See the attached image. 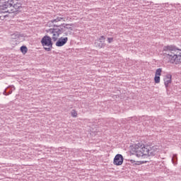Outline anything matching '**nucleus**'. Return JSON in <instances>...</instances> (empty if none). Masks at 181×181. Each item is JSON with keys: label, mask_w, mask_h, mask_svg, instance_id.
<instances>
[{"label": "nucleus", "mask_w": 181, "mask_h": 181, "mask_svg": "<svg viewBox=\"0 0 181 181\" xmlns=\"http://www.w3.org/2000/svg\"><path fill=\"white\" fill-rule=\"evenodd\" d=\"M12 6L15 9L22 8L21 0H0V13H8Z\"/></svg>", "instance_id": "obj_3"}, {"label": "nucleus", "mask_w": 181, "mask_h": 181, "mask_svg": "<svg viewBox=\"0 0 181 181\" xmlns=\"http://www.w3.org/2000/svg\"><path fill=\"white\" fill-rule=\"evenodd\" d=\"M160 76H162V68H158L156 70L154 82L156 84L160 83Z\"/></svg>", "instance_id": "obj_7"}, {"label": "nucleus", "mask_w": 181, "mask_h": 181, "mask_svg": "<svg viewBox=\"0 0 181 181\" xmlns=\"http://www.w3.org/2000/svg\"><path fill=\"white\" fill-rule=\"evenodd\" d=\"M69 35V33H65V36H68Z\"/></svg>", "instance_id": "obj_16"}, {"label": "nucleus", "mask_w": 181, "mask_h": 181, "mask_svg": "<svg viewBox=\"0 0 181 181\" xmlns=\"http://www.w3.org/2000/svg\"><path fill=\"white\" fill-rule=\"evenodd\" d=\"M64 29H68V30H73V23L67 24L64 23L61 26H57L55 28L49 30L51 33V39L53 42H57L60 37V34L63 32Z\"/></svg>", "instance_id": "obj_4"}, {"label": "nucleus", "mask_w": 181, "mask_h": 181, "mask_svg": "<svg viewBox=\"0 0 181 181\" xmlns=\"http://www.w3.org/2000/svg\"><path fill=\"white\" fill-rule=\"evenodd\" d=\"M124 163V156L121 154H117L113 159V164L115 166H121Z\"/></svg>", "instance_id": "obj_6"}, {"label": "nucleus", "mask_w": 181, "mask_h": 181, "mask_svg": "<svg viewBox=\"0 0 181 181\" xmlns=\"http://www.w3.org/2000/svg\"><path fill=\"white\" fill-rule=\"evenodd\" d=\"M21 52L23 54H26L28 53V47L26 46H22L21 47Z\"/></svg>", "instance_id": "obj_12"}, {"label": "nucleus", "mask_w": 181, "mask_h": 181, "mask_svg": "<svg viewBox=\"0 0 181 181\" xmlns=\"http://www.w3.org/2000/svg\"><path fill=\"white\" fill-rule=\"evenodd\" d=\"M41 44L47 52H50V50H52V47H53L52 37L49 36H44L41 40Z\"/></svg>", "instance_id": "obj_5"}, {"label": "nucleus", "mask_w": 181, "mask_h": 181, "mask_svg": "<svg viewBox=\"0 0 181 181\" xmlns=\"http://www.w3.org/2000/svg\"><path fill=\"white\" fill-rule=\"evenodd\" d=\"M99 47H100V48H101V47H103V46H100V45H99Z\"/></svg>", "instance_id": "obj_17"}, {"label": "nucleus", "mask_w": 181, "mask_h": 181, "mask_svg": "<svg viewBox=\"0 0 181 181\" xmlns=\"http://www.w3.org/2000/svg\"><path fill=\"white\" fill-rule=\"evenodd\" d=\"M98 42H100V43H104V42H105V37H104L103 35L100 36L98 39Z\"/></svg>", "instance_id": "obj_13"}, {"label": "nucleus", "mask_w": 181, "mask_h": 181, "mask_svg": "<svg viewBox=\"0 0 181 181\" xmlns=\"http://www.w3.org/2000/svg\"><path fill=\"white\" fill-rule=\"evenodd\" d=\"M114 41V38L113 37H108L107 38V42L108 43H112V42Z\"/></svg>", "instance_id": "obj_15"}, {"label": "nucleus", "mask_w": 181, "mask_h": 181, "mask_svg": "<svg viewBox=\"0 0 181 181\" xmlns=\"http://www.w3.org/2000/svg\"><path fill=\"white\" fill-rule=\"evenodd\" d=\"M130 152L132 155H136L137 158H149L155 156L159 152V148L158 146H151L142 143H137L131 146Z\"/></svg>", "instance_id": "obj_1"}, {"label": "nucleus", "mask_w": 181, "mask_h": 181, "mask_svg": "<svg viewBox=\"0 0 181 181\" xmlns=\"http://www.w3.org/2000/svg\"><path fill=\"white\" fill-rule=\"evenodd\" d=\"M172 84V74H167L164 78V86L168 88Z\"/></svg>", "instance_id": "obj_9"}, {"label": "nucleus", "mask_w": 181, "mask_h": 181, "mask_svg": "<svg viewBox=\"0 0 181 181\" xmlns=\"http://www.w3.org/2000/svg\"><path fill=\"white\" fill-rule=\"evenodd\" d=\"M128 162H131L132 163H133V165H143L144 163L143 161H136L135 160H132V159H129Z\"/></svg>", "instance_id": "obj_11"}, {"label": "nucleus", "mask_w": 181, "mask_h": 181, "mask_svg": "<svg viewBox=\"0 0 181 181\" xmlns=\"http://www.w3.org/2000/svg\"><path fill=\"white\" fill-rule=\"evenodd\" d=\"M17 37H19V35H17Z\"/></svg>", "instance_id": "obj_18"}, {"label": "nucleus", "mask_w": 181, "mask_h": 181, "mask_svg": "<svg viewBox=\"0 0 181 181\" xmlns=\"http://www.w3.org/2000/svg\"><path fill=\"white\" fill-rule=\"evenodd\" d=\"M165 57L170 64H181V49L173 45H167L163 47Z\"/></svg>", "instance_id": "obj_2"}, {"label": "nucleus", "mask_w": 181, "mask_h": 181, "mask_svg": "<svg viewBox=\"0 0 181 181\" xmlns=\"http://www.w3.org/2000/svg\"><path fill=\"white\" fill-rule=\"evenodd\" d=\"M57 22H66V19L63 17H57L55 19L52 21V23H57Z\"/></svg>", "instance_id": "obj_10"}, {"label": "nucleus", "mask_w": 181, "mask_h": 181, "mask_svg": "<svg viewBox=\"0 0 181 181\" xmlns=\"http://www.w3.org/2000/svg\"><path fill=\"white\" fill-rule=\"evenodd\" d=\"M67 42H69V37H60L58 39V40L57 41L55 45L57 47H62V46H64V45H66V43H67Z\"/></svg>", "instance_id": "obj_8"}, {"label": "nucleus", "mask_w": 181, "mask_h": 181, "mask_svg": "<svg viewBox=\"0 0 181 181\" xmlns=\"http://www.w3.org/2000/svg\"><path fill=\"white\" fill-rule=\"evenodd\" d=\"M71 117H73L74 118H76L77 117V111H76V110H73L71 112Z\"/></svg>", "instance_id": "obj_14"}]
</instances>
